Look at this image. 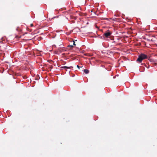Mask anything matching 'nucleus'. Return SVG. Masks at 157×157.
<instances>
[{
  "instance_id": "11",
  "label": "nucleus",
  "mask_w": 157,
  "mask_h": 157,
  "mask_svg": "<svg viewBox=\"0 0 157 157\" xmlns=\"http://www.w3.org/2000/svg\"><path fill=\"white\" fill-rule=\"evenodd\" d=\"M73 45H76V44H75V42H74V43H73Z\"/></svg>"
},
{
  "instance_id": "14",
  "label": "nucleus",
  "mask_w": 157,
  "mask_h": 157,
  "mask_svg": "<svg viewBox=\"0 0 157 157\" xmlns=\"http://www.w3.org/2000/svg\"><path fill=\"white\" fill-rule=\"evenodd\" d=\"M114 16H117L116 15H114Z\"/></svg>"
},
{
  "instance_id": "10",
  "label": "nucleus",
  "mask_w": 157,
  "mask_h": 157,
  "mask_svg": "<svg viewBox=\"0 0 157 157\" xmlns=\"http://www.w3.org/2000/svg\"><path fill=\"white\" fill-rule=\"evenodd\" d=\"M77 67H78V69H79L80 67H79L78 65H77Z\"/></svg>"
},
{
  "instance_id": "7",
  "label": "nucleus",
  "mask_w": 157,
  "mask_h": 157,
  "mask_svg": "<svg viewBox=\"0 0 157 157\" xmlns=\"http://www.w3.org/2000/svg\"><path fill=\"white\" fill-rule=\"evenodd\" d=\"M68 47H71V48H72L73 46L72 45H69L68 46Z\"/></svg>"
},
{
  "instance_id": "6",
  "label": "nucleus",
  "mask_w": 157,
  "mask_h": 157,
  "mask_svg": "<svg viewBox=\"0 0 157 157\" xmlns=\"http://www.w3.org/2000/svg\"><path fill=\"white\" fill-rule=\"evenodd\" d=\"M16 30L18 31H21V29H20L18 27H17V28Z\"/></svg>"
},
{
  "instance_id": "8",
  "label": "nucleus",
  "mask_w": 157,
  "mask_h": 157,
  "mask_svg": "<svg viewBox=\"0 0 157 157\" xmlns=\"http://www.w3.org/2000/svg\"><path fill=\"white\" fill-rule=\"evenodd\" d=\"M15 38H20V37L19 36H16Z\"/></svg>"
},
{
  "instance_id": "3",
  "label": "nucleus",
  "mask_w": 157,
  "mask_h": 157,
  "mask_svg": "<svg viewBox=\"0 0 157 157\" xmlns=\"http://www.w3.org/2000/svg\"><path fill=\"white\" fill-rule=\"evenodd\" d=\"M73 68V67L72 66H70V67L64 66V67H61V68L71 69V68Z\"/></svg>"
},
{
  "instance_id": "12",
  "label": "nucleus",
  "mask_w": 157,
  "mask_h": 157,
  "mask_svg": "<svg viewBox=\"0 0 157 157\" xmlns=\"http://www.w3.org/2000/svg\"><path fill=\"white\" fill-rule=\"evenodd\" d=\"M30 25H31V26L32 27L33 26V24H31Z\"/></svg>"
},
{
  "instance_id": "2",
  "label": "nucleus",
  "mask_w": 157,
  "mask_h": 157,
  "mask_svg": "<svg viewBox=\"0 0 157 157\" xmlns=\"http://www.w3.org/2000/svg\"><path fill=\"white\" fill-rule=\"evenodd\" d=\"M111 34V33L109 31L108 32H107L105 33L104 35L105 37H108L109 36H110Z\"/></svg>"
},
{
  "instance_id": "4",
  "label": "nucleus",
  "mask_w": 157,
  "mask_h": 157,
  "mask_svg": "<svg viewBox=\"0 0 157 157\" xmlns=\"http://www.w3.org/2000/svg\"><path fill=\"white\" fill-rule=\"evenodd\" d=\"M150 60L151 62H153L155 63L154 64L155 65V66H156L157 65L156 63H157V60L156 59L154 61H153L152 60Z\"/></svg>"
},
{
  "instance_id": "5",
  "label": "nucleus",
  "mask_w": 157,
  "mask_h": 157,
  "mask_svg": "<svg viewBox=\"0 0 157 157\" xmlns=\"http://www.w3.org/2000/svg\"><path fill=\"white\" fill-rule=\"evenodd\" d=\"M84 72L86 74H88L89 73V71L87 69H84Z\"/></svg>"
},
{
  "instance_id": "9",
  "label": "nucleus",
  "mask_w": 157,
  "mask_h": 157,
  "mask_svg": "<svg viewBox=\"0 0 157 157\" xmlns=\"http://www.w3.org/2000/svg\"><path fill=\"white\" fill-rule=\"evenodd\" d=\"M101 38L102 39H104L105 38V37L104 36H101Z\"/></svg>"
},
{
  "instance_id": "13",
  "label": "nucleus",
  "mask_w": 157,
  "mask_h": 157,
  "mask_svg": "<svg viewBox=\"0 0 157 157\" xmlns=\"http://www.w3.org/2000/svg\"><path fill=\"white\" fill-rule=\"evenodd\" d=\"M90 11L91 12H93V10H91Z\"/></svg>"
},
{
  "instance_id": "1",
  "label": "nucleus",
  "mask_w": 157,
  "mask_h": 157,
  "mask_svg": "<svg viewBox=\"0 0 157 157\" xmlns=\"http://www.w3.org/2000/svg\"><path fill=\"white\" fill-rule=\"evenodd\" d=\"M147 56L144 54H141L139 56V57L137 59V61L139 63H140L143 60L147 59Z\"/></svg>"
}]
</instances>
